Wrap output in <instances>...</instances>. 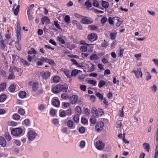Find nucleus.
<instances>
[{
  "instance_id": "nucleus-10",
  "label": "nucleus",
  "mask_w": 158,
  "mask_h": 158,
  "mask_svg": "<svg viewBox=\"0 0 158 158\" xmlns=\"http://www.w3.org/2000/svg\"><path fill=\"white\" fill-rule=\"evenodd\" d=\"M114 23H116V26L118 27L121 25L122 23V20L117 17H114Z\"/></svg>"
},
{
  "instance_id": "nucleus-3",
  "label": "nucleus",
  "mask_w": 158,
  "mask_h": 158,
  "mask_svg": "<svg viewBox=\"0 0 158 158\" xmlns=\"http://www.w3.org/2000/svg\"><path fill=\"white\" fill-rule=\"evenodd\" d=\"M104 126V123L102 121H99L97 123L95 127V129L97 132H99L103 129Z\"/></svg>"
},
{
  "instance_id": "nucleus-7",
  "label": "nucleus",
  "mask_w": 158,
  "mask_h": 158,
  "mask_svg": "<svg viewBox=\"0 0 158 158\" xmlns=\"http://www.w3.org/2000/svg\"><path fill=\"white\" fill-rule=\"evenodd\" d=\"M41 75L43 79L47 80L50 77L51 73L49 71L43 72H41Z\"/></svg>"
},
{
  "instance_id": "nucleus-35",
  "label": "nucleus",
  "mask_w": 158,
  "mask_h": 158,
  "mask_svg": "<svg viewBox=\"0 0 158 158\" xmlns=\"http://www.w3.org/2000/svg\"><path fill=\"white\" fill-rule=\"evenodd\" d=\"M7 123L9 126H16L17 125V123L16 122L12 121H8Z\"/></svg>"
},
{
  "instance_id": "nucleus-13",
  "label": "nucleus",
  "mask_w": 158,
  "mask_h": 158,
  "mask_svg": "<svg viewBox=\"0 0 158 158\" xmlns=\"http://www.w3.org/2000/svg\"><path fill=\"white\" fill-rule=\"evenodd\" d=\"M60 91H62L64 92H66L68 89L67 85L66 84H64L63 85H59Z\"/></svg>"
},
{
  "instance_id": "nucleus-60",
  "label": "nucleus",
  "mask_w": 158,
  "mask_h": 158,
  "mask_svg": "<svg viewBox=\"0 0 158 158\" xmlns=\"http://www.w3.org/2000/svg\"><path fill=\"white\" fill-rule=\"evenodd\" d=\"M96 95L101 100L103 99V96L101 94L97 92L96 94Z\"/></svg>"
},
{
  "instance_id": "nucleus-50",
  "label": "nucleus",
  "mask_w": 158,
  "mask_h": 158,
  "mask_svg": "<svg viewBox=\"0 0 158 158\" xmlns=\"http://www.w3.org/2000/svg\"><path fill=\"white\" fill-rule=\"evenodd\" d=\"M122 124L121 122V120L118 121L116 125V127L118 128H120L122 126Z\"/></svg>"
},
{
  "instance_id": "nucleus-56",
  "label": "nucleus",
  "mask_w": 158,
  "mask_h": 158,
  "mask_svg": "<svg viewBox=\"0 0 158 158\" xmlns=\"http://www.w3.org/2000/svg\"><path fill=\"white\" fill-rule=\"evenodd\" d=\"M85 145V142L84 141H81L80 143L79 147L81 148H83Z\"/></svg>"
},
{
  "instance_id": "nucleus-5",
  "label": "nucleus",
  "mask_w": 158,
  "mask_h": 158,
  "mask_svg": "<svg viewBox=\"0 0 158 158\" xmlns=\"http://www.w3.org/2000/svg\"><path fill=\"white\" fill-rule=\"evenodd\" d=\"M47 60V58L41 57L40 58L37 59L36 65L37 66H41L43 63L46 62Z\"/></svg>"
},
{
  "instance_id": "nucleus-43",
  "label": "nucleus",
  "mask_w": 158,
  "mask_h": 158,
  "mask_svg": "<svg viewBox=\"0 0 158 158\" xmlns=\"http://www.w3.org/2000/svg\"><path fill=\"white\" fill-rule=\"evenodd\" d=\"M5 136L7 141H10L11 139V136L8 132H6L4 134Z\"/></svg>"
},
{
  "instance_id": "nucleus-15",
  "label": "nucleus",
  "mask_w": 158,
  "mask_h": 158,
  "mask_svg": "<svg viewBox=\"0 0 158 158\" xmlns=\"http://www.w3.org/2000/svg\"><path fill=\"white\" fill-rule=\"evenodd\" d=\"M52 92L56 94L60 92V89L59 85H57L53 88L52 89Z\"/></svg>"
},
{
  "instance_id": "nucleus-28",
  "label": "nucleus",
  "mask_w": 158,
  "mask_h": 158,
  "mask_svg": "<svg viewBox=\"0 0 158 158\" xmlns=\"http://www.w3.org/2000/svg\"><path fill=\"white\" fill-rule=\"evenodd\" d=\"M20 118V116L17 114H14L12 116V118L15 120H19Z\"/></svg>"
},
{
  "instance_id": "nucleus-2",
  "label": "nucleus",
  "mask_w": 158,
  "mask_h": 158,
  "mask_svg": "<svg viewBox=\"0 0 158 158\" xmlns=\"http://www.w3.org/2000/svg\"><path fill=\"white\" fill-rule=\"evenodd\" d=\"M22 130L20 128H13L11 131L12 135L15 136L20 135L22 134Z\"/></svg>"
},
{
  "instance_id": "nucleus-55",
  "label": "nucleus",
  "mask_w": 158,
  "mask_h": 158,
  "mask_svg": "<svg viewBox=\"0 0 158 158\" xmlns=\"http://www.w3.org/2000/svg\"><path fill=\"white\" fill-rule=\"evenodd\" d=\"M19 7V6L18 5L15 10H13L14 13L15 15H18Z\"/></svg>"
},
{
  "instance_id": "nucleus-18",
  "label": "nucleus",
  "mask_w": 158,
  "mask_h": 158,
  "mask_svg": "<svg viewBox=\"0 0 158 158\" xmlns=\"http://www.w3.org/2000/svg\"><path fill=\"white\" fill-rule=\"evenodd\" d=\"M89 29L91 31H98L99 29L98 26L92 25H89L88 26Z\"/></svg>"
},
{
  "instance_id": "nucleus-52",
  "label": "nucleus",
  "mask_w": 158,
  "mask_h": 158,
  "mask_svg": "<svg viewBox=\"0 0 158 158\" xmlns=\"http://www.w3.org/2000/svg\"><path fill=\"white\" fill-rule=\"evenodd\" d=\"M158 158V142L157 144L155 151L154 158Z\"/></svg>"
},
{
  "instance_id": "nucleus-47",
  "label": "nucleus",
  "mask_w": 158,
  "mask_h": 158,
  "mask_svg": "<svg viewBox=\"0 0 158 158\" xmlns=\"http://www.w3.org/2000/svg\"><path fill=\"white\" fill-rule=\"evenodd\" d=\"M81 123L83 124H88V120L85 118L83 117L81 119Z\"/></svg>"
},
{
  "instance_id": "nucleus-32",
  "label": "nucleus",
  "mask_w": 158,
  "mask_h": 158,
  "mask_svg": "<svg viewBox=\"0 0 158 158\" xmlns=\"http://www.w3.org/2000/svg\"><path fill=\"white\" fill-rule=\"evenodd\" d=\"M15 84L10 85L9 88V91L12 92H14L15 90Z\"/></svg>"
},
{
  "instance_id": "nucleus-62",
  "label": "nucleus",
  "mask_w": 158,
  "mask_h": 158,
  "mask_svg": "<svg viewBox=\"0 0 158 158\" xmlns=\"http://www.w3.org/2000/svg\"><path fill=\"white\" fill-rule=\"evenodd\" d=\"M54 25L55 26V27L59 29H60L61 28H60V26L59 24L58 23V21H55L54 23Z\"/></svg>"
},
{
  "instance_id": "nucleus-45",
  "label": "nucleus",
  "mask_w": 158,
  "mask_h": 158,
  "mask_svg": "<svg viewBox=\"0 0 158 158\" xmlns=\"http://www.w3.org/2000/svg\"><path fill=\"white\" fill-rule=\"evenodd\" d=\"M18 113L21 115H23L25 113V110L22 108H20L18 110Z\"/></svg>"
},
{
  "instance_id": "nucleus-59",
  "label": "nucleus",
  "mask_w": 158,
  "mask_h": 158,
  "mask_svg": "<svg viewBox=\"0 0 158 158\" xmlns=\"http://www.w3.org/2000/svg\"><path fill=\"white\" fill-rule=\"evenodd\" d=\"M99 3L97 0H94L93 3V5L94 6L98 7L99 6Z\"/></svg>"
},
{
  "instance_id": "nucleus-6",
  "label": "nucleus",
  "mask_w": 158,
  "mask_h": 158,
  "mask_svg": "<svg viewBox=\"0 0 158 158\" xmlns=\"http://www.w3.org/2000/svg\"><path fill=\"white\" fill-rule=\"evenodd\" d=\"M87 38L89 40L93 42L97 40L98 36L96 34L92 33L88 35Z\"/></svg>"
},
{
  "instance_id": "nucleus-27",
  "label": "nucleus",
  "mask_w": 158,
  "mask_h": 158,
  "mask_svg": "<svg viewBox=\"0 0 158 158\" xmlns=\"http://www.w3.org/2000/svg\"><path fill=\"white\" fill-rule=\"evenodd\" d=\"M26 95V93L25 92L22 91L20 92L19 94V97L21 98H24Z\"/></svg>"
},
{
  "instance_id": "nucleus-21",
  "label": "nucleus",
  "mask_w": 158,
  "mask_h": 158,
  "mask_svg": "<svg viewBox=\"0 0 158 158\" xmlns=\"http://www.w3.org/2000/svg\"><path fill=\"white\" fill-rule=\"evenodd\" d=\"M143 147L146 151L148 152H149L150 149V145L148 143H144L143 144Z\"/></svg>"
},
{
  "instance_id": "nucleus-22",
  "label": "nucleus",
  "mask_w": 158,
  "mask_h": 158,
  "mask_svg": "<svg viewBox=\"0 0 158 158\" xmlns=\"http://www.w3.org/2000/svg\"><path fill=\"white\" fill-rule=\"evenodd\" d=\"M61 71L63 72L64 73L68 78H70V76L69 73V70L67 69H61Z\"/></svg>"
},
{
  "instance_id": "nucleus-63",
  "label": "nucleus",
  "mask_w": 158,
  "mask_h": 158,
  "mask_svg": "<svg viewBox=\"0 0 158 158\" xmlns=\"http://www.w3.org/2000/svg\"><path fill=\"white\" fill-rule=\"evenodd\" d=\"M57 39L62 44H64L65 43L64 40L61 37H58Z\"/></svg>"
},
{
  "instance_id": "nucleus-64",
  "label": "nucleus",
  "mask_w": 158,
  "mask_h": 158,
  "mask_svg": "<svg viewBox=\"0 0 158 158\" xmlns=\"http://www.w3.org/2000/svg\"><path fill=\"white\" fill-rule=\"evenodd\" d=\"M85 128L83 127H80L79 129V132L82 134H83L84 133L85 131Z\"/></svg>"
},
{
  "instance_id": "nucleus-26",
  "label": "nucleus",
  "mask_w": 158,
  "mask_h": 158,
  "mask_svg": "<svg viewBox=\"0 0 158 158\" xmlns=\"http://www.w3.org/2000/svg\"><path fill=\"white\" fill-rule=\"evenodd\" d=\"M21 34L20 32V29H18L17 30V37L18 41H20L21 40Z\"/></svg>"
},
{
  "instance_id": "nucleus-30",
  "label": "nucleus",
  "mask_w": 158,
  "mask_h": 158,
  "mask_svg": "<svg viewBox=\"0 0 158 158\" xmlns=\"http://www.w3.org/2000/svg\"><path fill=\"white\" fill-rule=\"evenodd\" d=\"M117 34V32L115 31L111 32L110 33V35L111 39L112 40H114L116 38V35Z\"/></svg>"
},
{
  "instance_id": "nucleus-19",
  "label": "nucleus",
  "mask_w": 158,
  "mask_h": 158,
  "mask_svg": "<svg viewBox=\"0 0 158 158\" xmlns=\"http://www.w3.org/2000/svg\"><path fill=\"white\" fill-rule=\"evenodd\" d=\"M98 117H96V116L94 115L91 116L90 118V123L93 124H94L96 123L97 122V118Z\"/></svg>"
},
{
  "instance_id": "nucleus-40",
  "label": "nucleus",
  "mask_w": 158,
  "mask_h": 158,
  "mask_svg": "<svg viewBox=\"0 0 158 158\" xmlns=\"http://www.w3.org/2000/svg\"><path fill=\"white\" fill-rule=\"evenodd\" d=\"M91 64L92 66L91 67L90 69L88 70V72H93L95 70V65L92 64Z\"/></svg>"
},
{
  "instance_id": "nucleus-24",
  "label": "nucleus",
  "mask_w": 158,
  "mask_h": 158,
  "mask_svg": "<svg viewBox=\"0 0 158 158\" xmlns=\"http://www.w3.org/2000/svg\"><path fill=\"white\" fill-rule=\"evenodd\" d=\"M131 73H134L135 74V76L136 77H138V73H139L140 75H142V72L141 71V69L140 68H138L136 71L133 70L132 71Z\"/></svg>"
},
{
  "instance_id": "nucleus-9",
  "label": "nucleus",
  "mask_w": 158,
  "mask_h": 158,
  "mask_svg": "<svg viewBox=\"0 0 158 158\" xmlns=\"http://www.w3.org/2000/svg\"><path fill=\"white\" fill-rule=\"evenodd\" d=\"M95 146L98 149L101 150L103 148L104 144L102 141L99 140L96 143Z\"/></svg>"
},
{
  "instance_id": "nucleus-25",
  "label": "nucleus",
  "mask_w": 158,
  "mask_h": 158,
  "mask_svg": "<svg viewBox=\"0 0 158 158\" xmlns=\"http://www.w3.org/2000/svg\"><path fill=\"white\" fill-rule=\"evenodd\" d=\"M87 82L88 83L92 85L93 86L96 85L97 83V82L96 81L90 79L88 80L87 81Z\"/></svg>"
},
{
  "instance_id": "nucleus-53",
  "label": "nucleus",
  "mask_w": 158,
  "mask_h": 158,
  "mask_svg": "<svg viewBox=\"0 0 158 158\" xmlns=\"http://www.w3.org/2000/svg\"><path fill=\"white\" fill-rule=\"evenodd\" d=\"M98 58V56L96 54H93L91 55L90 59L91 60H97Z\"/></svg>"
},
{
  "instance_id": "nucleus-36",
  "label": "nucleus",
  "mask_w": 158,
  "mask_h": 158,
  "mask_svg": "<svg viewBox=\"0 0 158 158\" xmlns=\"http://www.w3.org/2000/svg\"><path fill=\"white\" fill-rule=\"evenodd\" d=\"M59 116L62 117H64L66 116V115L65 111L63 110H60L59 112Z\"/></svg>"
},
{
  "instance_id": "nucleus-46",
  "label": "nucleus",
  "mask_w": 158,
  "mask_h": 158,
  "mask_svg": "<svg viewBox=\"0 0 158 158\" xmlns=\"http://www.w3.org/2000/svg\"><path fill=\"white\" fill-rule=\"evenodd\" d=\"M20 61L24 65L29 66L30 64L28 63L27 61L22 58L20 59Z\"/></svg>"
},
{
  "instance_id": "nucleus-34",
  "label": "nucleus",
  "mask_w": 158,
  "mask_h": 158,
  "mask_svg": "<svg viewBox=\"0 0 158 158\" xmlns=\"http://www.w3.org/2000/svg\"><path fill=\"white\" fill-rule=\"evenodd\" d=\"M6 98V95L2 94L0 95V102H3L5 101Z\"/></svg>"
},
{
  "instance_id": "nucleus-42",
  "label": "nucleus",
  "mask_w": 158,
  "mask_h": 158,
  "mask_svg": "<svg viewBox=\"0 0 158 158\" xmlns=\"http://www.w3.org/2000/svg\"><path fill=\"white\" fill-rule=\"evenodd\" d=\"M36 52L35 51V49L33 48H31V50L28 51L27 53L29 54H35L36 53Z\"/></svg>"
},
{
  "instance_id": "nucleus-1",
  "label": "nucleus",
  "mask_w": 158,
  "mask_h": 158,
  "mask_svg": "<svg viewBox=\"0 0 158 158\" xmlns=\"http://www.w3.org/2000/svg\"><path fill=\"white\" fill-rule=\"evenodd\" d=\"M37 135V134L34 131H29L27 134V136L30 141H32L34 139Z\"/></svg>"
},
{
  "instance_id": "nucleus-58",
  "label": "nucleus",
  "mask_w": 158,
  "mask_h": 158,
  "mask_svg": "<svg viewBox=\"0 0 158 158\" xmlns=\"http://www.w3.org/2000/svg\"><path fill=\"white\" fill-rule=\"evenodd\" d=\"M65 111L66 116H69L72 113V110L71 109H68V110Z\"/></svg>"
},
{
  "instance_id": "nucleus-31",
  "label": "nucleus",
  "mask_w": 158,
  "mask_h": 158,
  "mask_svg": "<svg viewBox=\"0 0 158 158\" xmlns=\"http://www.w3.org/2000/svg\"><path fill=\"white\" fill-rule=\"evenodd\" d=\"M105 84L106 82L105 81L103 80H100L99 82L98 86L99 88H101Z\"/></svg>"
},
{
  "instance_id": "nucleus-29",
  "label": "nucleus",
  "mask_w": 158,
  "mask_h": 158,
  "mask_svg": "<svg viewBox=\"0 0 158 158\" xmlns=\"http://www.w3.org/2000/svg\"><path fill=\"white\" fill-rule=\"evenodd\" d=\"M76 113V114L80 115L81 112V108L80 106H77L76 107L75 109Z\"/></svg>"
},
{
  "instance_id": "nucleus-17",
  "label": "nucleus",
  "mask_w": 158,
  "mask_h": 158,
  "mask_svg": "<svg viewBox=\"0 0 158 158\" xmlns=\"http://www.w3.org/2000/svg\"><path fill=\"white\" fill-rule=\"evenodd\" d=\"M0 145L3 147H5L6 145V142L5 139L2 137H0Z\"/></svg>"
},
{
  "instance_id": "nucleus-51",
  "label": "nucleus",
  "mask_w": 158,
  "mask_h": 158,
  "mask_svg": "<svg viewBox=\"0 0 158 158\" xmlns=\"http://www.w3.org/2000/svg\"><path fill=\"white\" fill-rule=\"evenodd\" d=\"M85 5L87 6L88 8H89L91 7L92 4L90 2V1L88 0L86 1L85 3Z\"/></svg>"
},
{
  "instance_id": "nucleus-16",
  "label": "nucleus",
  "mask_w": 158,
  "mask_h": 158,
  "mask_svg": "<svg viewBox=\"0 0 158 158\" xmlns=\"http://www.w3.org/2000/svg\"><path fill=\"white\" fill-rule=\"evenodd\" d=\"M92 115L96 116V117H98V113L97 109L95 107H93L91 110Z\"/></svg>"
},
{
  "instance_id": "nucleus-37",
  "label": "nucleus",
  "mask_w": 158,
  "mask_h": 158,
  "mask_svg": "<svg viewBox=\"0 0 158 158\" xmlns=\"http://www.w3.org/2000/svg\"><path fill=\"white\" fill-rule=\"evenodd\" d=\"M0 48L2 49H4L6 47V45L4 44V41L3 40V39L2 41H0Z\"/></svg>"
},
{
  "instance_id": "nucleus-57",
  "label": "nucleus",
  "mask_w": 158,
  "mask_h": 158,
  "mask_svg": "<svg viewBox=\"0 0 158 158\" xmlns=\"http://www.w3.org/2000/svg\"><path fill=\"white\" fill-rule=\"evenodd\" d=\"M107 18L104 17L101 20V23L102 24H104L107 21Z\"/></svg>"
},
{
  "instance_id": "nucleus-33",
  "label": "nucleus",
  "mask_w": 158,
  "mask_h": 158,
  "mask_svg": "<svg viewBox=\"0 0 158 158\" xmlns=\"http://www.w3.org/2000/svg\"><path fill=\"white\" fill-rule=\"evenodd\" d=\"M60 77L57 76H54L53 78V82L55 83L59 82L60 81Z\"/></svg>"
},
{
  "instance_id": "nucleus-4",
  "label": "nucleus",
  "mask_w": 158,
  "mask_h": 158,
  "mask_svg": "<svg viewBox=\"0 0 158 158\" xmlns=\"http://www.w3.org/2000/svg\"><path fill=\"white\" fill-rule=\"evenodd\" d=\"M28 85L32 86V90L35 92H36L38 88V84L37 82L31 81L29 82Z\"/></svg>"
},
{
  "instance_id": "nucleus-61",
  "label": "nucleus",
  "mask_w": 158,
  "mask_h": 158,
  "mask_svg": "<svg viewBox=\"0 0 158 158\" xmlns=\"http://www.w3.org/2000/svg\"><path fill=\"white\" fill-rule=\"evenodd\" d=\"M34 4H32L27 9V12H31V10L34 7Z\"/></svg>"
},
{
  "instance_id": "nucleus-14",
  "label": "nucleus",
  "mask_w": 158,
  "mask_h": 158,
  "mask_svg": "<svg viewBox=\"0 0 158 158\" xmlns=\"http://www.w3.org/2000/svg\"><path fill=\"white\" fill-rule=\"evenodd\" d=\"M67 125L69 128L71 129H73L75 128L74 123L72 120H69L67 122Z\"/></svg>"
},
{
  "instance_id": "nucleus-41",
  "label": "nucleus",
  "mask_w": 158,
  "mask_h": 158,
  "mask_svg": "<svg viewBox=\"0 0 158 158\" xmlns=\"http://www.w3.org/2000/svg\"><path fill=\"white\" fill-rule=\"evenodd\" d=\"M6 84L5 83H3L0 84V91L2 90L6 89Z\"/></svg>"
},
{
  "instance_id": "nucleus-8",
  "label": "nucleus",
  "mask_w": 158,
  "mask_h": 158,
  "mask_svg": "<svg viewBox=\"0 0 158 158\" xmlns=\"http://www.w3.org/2000/svg\"><path fill=\"white\" fill-rule=\"evenodd\" d=\"M82 17L81 20V23L85 24H91L93 23V22L92 20L89 19L87 17Z\"/></svg>"
},
{
  "instance_id": "nucleus-48",
  "label": "nucleus",
  "mask_w": 158,
  "mask_h": 158,
  "mask_svg": "<svg viewBox=\"0 0 158 158\" xmlns=\"http://www.w3.org/2000/svg\"><path fill=\"white\" fill-rule=\"evenodd\" d=\"M80 49L82 52H85L87 51V48L86 46L83 45L81 46Z\"/></svg>"
},
{
  "instance_id": "nucleus-49",
  "label": "nucleus",
  "mask_w": 158,
  "mask_h": 158,
  "mask_svg": "<svg viewBox=\"0 0 158 158\" xmlns=\"http://www.w3.org/2000/svg\"><path fill=\"white\" fill-rule=\"evenodd\" d=\"M85 77V76L84 74L79 75L78 76V79L81 81H83Z\"/></svg>"
},
{
  "instance_id": "nucleus-12",
  "label": "nucleus",
  "mask_w": 158,
  "mask_h": 158,
  "mask_svg": "<svg viewBox=\"0 0 158 158\" xmlns=\"http://www.w3.org/2000/svg\"><path fill=\"white\" fill-rule=\"evenodd\" d=\"M69 100L72 104H74L78 101V96L77 95H72L69 98Z\"/></svg>"
},
{
  "instance_id": "nucleus-54",
  "label": "nucleus",
  "mask_w": 158,
  "mask_h": 158,
  "mask_svg": "<svg viewBox=\"0 0 158 158\" xmlns=\"http://www.w3.org/2000/svg\"><path fill=\"white\" fill-rule=\"evenodd\" d=\"M70 17L68 15H66L64 18V20L65 22L69 23L70 22Z\"/></svg>"
},
{
  "instance_id": "nucleus-20",
  "label": "nucleus",
  "mask_w": 158,
  "mask_h": 158,
  "mask_svg": "<svg viewBox=\"0 0 158 158\" xmlns=\"http://www.w3.org/2000/svg\"><path fill=\"white\" fill-rule=\"evenodd\" d=\"M49 19L47 16H45L41 19V22L43 24H44L45 22L49 23Z\"/></svg>"
},
{
  "instance_id": "nucleus-23",
  "label": "nucleus",
  "mask_w": 158,
  "mask_h": 158,
  "mask_svg": "<svg viewBox=\"0 0 158 158\" xmlns=\"http://www.w3.org/2000/svg\"><path fill=\"white\" fill-rule=\"evenodd\" d=\"M102 6L105 9L107 8L108 7L109 4L108 2L102 1Z\"/></svg>"
},
{
  "instance_id": "nucleus-38",
  "label": "nucleus",
  "mask_w": 158,
  "mask_h": 158,
  "mask_svg": "<svg viewBox=\"0 0 158 158\" xmlns=\"http://www.w3.org/2000/svg\"><path fill=\"white\" fill-rule=\"evenodd\" d=\"M80 72L81 71L77 69L73 70L71 72V75L72 76H76L78 74V72Z\"/></svg>"
},
{
  "instance_id": "nucleus-11",
  "label": "nucleus",
  "mask_w": 158,
  "mask_h": 158,
  "mask_svg": "<svg viewBox=\"0 0 158 158\" xmlns=\"http://www.w3.org/2000/svg\"><path fill=\"white\" fill-rule=\"evenodd\" d=\"M52 103L55 107H58L60 106V102L56 98H54L52 99Z\"/></svg>"
},
{
  "instance_id": "nucleus-44",
  "label": "nucleus",
  "mask_w": 158,
  "mask_h": 158,
  "mask_svg": "<svg viewBox=\"0 0 158 158\" xmlns=\"http://www.w3.org/2000/svg\"><path fill=\"white\" fill-rule=\"evenodd\" d=\"M61 98L64 100H66L68 99L69 97L66 94H63L61 95Z\"/></svg>"
},
{
  "instance_id": "nucleus-39",
  "label": "nucleus",
  "mask_w": 158,
  "mask_h": 158,
  "mask_svg": "<svg viewBox=\"0 0 158 158\" xmlns=\"http://www.w3.org/2000/svg\"><path fill=\"white\" fill-rule=\"evenodd\" d=\"M79 115L78 114H76L73 116V119L75 122L76 123L78 122L79 121Z\"/></svg>"
}]
</instances>
